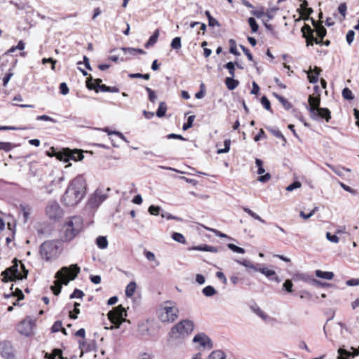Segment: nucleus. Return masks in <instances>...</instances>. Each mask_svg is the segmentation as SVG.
Instances as JSON below:
<instances>
[{"mask_svg":"<svg viewBox=\"0 0 359 359\" xmlns=\"http://www.w3.org/2000/svg\"><path fill=\"white\" fill-rule=\"evenodd\" d=\"M318 210V208L316 207L314 208L309 214H305L304 212L303 211H301L300 213H299V215L301 217H302L303 219H309L310 217H311L314 214L315 212Z\"/></svg>","mask_w":359,"mask_h":359,"instance_id":"nucleus-56","label":"nucleus"},{"mask_svg":"<svg viewBox=\"0 0 359 359\" xmlns=\"http://www.w3.org/2000/svg\"><path fill=\"white\" fill-rule=\"evenodd\" d=\"M80 267L77 264H72L69 267H62L55 275L57 279L54 281V285L50 287V290L56 296L59 295L62 290V284L67 285L69 280H74L80 273Z\"/></svg>","mask_w":359,"mask_h":359,"instance_id":"nucleus-2","label":"nucleus"},{"mask_svg":"<svg viewBox=\"0 0 359 359\" xmlns=\"http://www.w3.org/2000/svg\"><path fill=\"white\" fill-rule=\"evenodd\" d=\"M172 238L173 240H175V241H177L178 243H180L182 244H184L186 243V239H185L184 236L180 233H177V232L173 233L172 235Z\"/></svg>","mask_w":359,"mask_h":359,"instance_id":"nucleus-40","label":"nucleus"},{"mask_svg":"<svg viewBox=\"0 0 359 359\" xmlns=\"http://www.w3.org/2000/svg\"><path fill=\"white\" fill-rule=\"evenodd\" d=\"M309 106L306 109L310 113V116L313 120L324 118L327 122L331 118L330 111L327 108L320 107V98L318 96H309Z\"/></svg>","mask_w":359,"mask_h":359,"instance_id":"nucleus-5","label":"nucleus"},{"mask_svg":"<svg viewBox=\"0 0 359 359\" xmlns=\"http://www.w3.org/2000/svg\"><path fill=\"white\" fill-rule=\"evenodd\" d=\"M231 140L227 139L224 140V148L219 149L217 150L218 154L227 153L230 149Z\"/></svg>","mask_w":359,"mask_h":359,"instance_id":"nucleus-53","label":"nucleus"},{"mask_svg":"<svg viewBox=\"0 0 359 359\" xmlns=\"http://www.w3.org/2000/svg\"><path fill=\"white\" fill-rule=\"evenodd\" d=\"M194 250L198 251H205V252H217L218 250L217 248L213 246H210L208 245H198L194 248Z\"/></svg>","mask_w":359,"mask_h":359,"instance_id":"nucleus-26","label":"nucleus"},{"mask_svg":"<svg viewBox=\"0 0 359 359\" xmlns=\"http://www.w3.org/2000/svg\"><path fill=\"white\" fill-rule=\"evenodd\" d=\"M249 25L251 28L252 33H256L259 29V25H257L255 19L252 17H250L248 20Z\"/></svg>","mask_w":359,"mask_h":359,"instance_id":"nucleus-37","label":"nucleus"},{"mask_svg":"<svg viewBox=\"0 0 359 359\" xmlns=\"http://www.w3.org/2000/svg\"><path fill=\"white\" fill-rule=\"evenodd\" d=\"M227 247L231 250L233 252H236V253H239V254H244L245 252V249L241 248V247H238L233 243H229L227 245Z\"/></svg>","mask_w":359,"mask_h":359,"instance_id":"nucleus-45","label":"nucleus"},{"mask_svg":"<svg viewBox=\"0 0 359 359\" xmlns=\"http://www.w3.org/2000/svg\"><path fill=\"white\" fill-rule=\"evenodd\" d=\"M326 165L332 169L337 175L341 176L343 175V170H345L344 168L342 167H334L331 164L326 163ZM346 171L350 172V169H346Z\"/></svg>","mask_w":359,"mask_h":359,"instance_id":"nucleus-36","label":"nucleus"},{"mask_svg":"<svg viewBox=\"0 0 359 359\" xmlns=\"http://www.w3.org/2000/svg\"><path fill=\"white\" fill-rule=\"evenodd\" d=\"M251 309L262 319L266 320L269 318V316L257 305L252 306Z\"/></svg>","mask_w":359,"mask_h":359,"instance_id":"nucleus-30","label":"nucleus"},{"mask_svg":"<svg viewBox=\"0 0 359 359\" xmlns=\"http://www.w3.org/2000/svg\"><path fill=\"white\" fill-rule=\"evenodd\" d=\"M251 14L257 18H261L265 15V8L261 6L257 10H252Z\"/></svg>","mask_w":359,"mask_h":359,"instance_id":"nucleus-39","label":"nucleus"},{"mask_svg":"<svg viewBox=\"0 0 359 359\" xmlns=\"http://www.w3.org/2000/svg\"><path fill=\"white\" fill-rule=\"evenodd\" d=\"M224 67L229 70V73L231 76H235V64L233 62H229L225 65Z\"/></svg>","mask_w":359,"mask_h":359,"instance_id":"nucleus-48","label":"nucleus"},{"mask_svg":"<svg viewBox=\"0 0 359 359\" xmlns=\"http://www.w3.org/2000/svg\"><path fill=\"white\" fill-rule=\"evenodd\" d=\"M225 84L227 88L230 90H233L238 87L239 81L233 79V77H227L225 79Z\"/></svg>","mask_w":359,"mask_h":359,"instance_id":"nucleus-22","label":"nucleus"},{"mask_svg":"<svg viewBox=\"0 0 359 359\" xmlns=\"http://www.w3.org/2000/svg\"><path fill=\"white\" fill-rule=\"evenodd\" d=\"M229 43L230 45L229 52L235 55H239L240 53L237 50L236 43L235 40L230 39L229 41Z\"/></svg>","mask_w":359,"mask_h":359,"instance_id":"nucleus-44","label":"nucleus"},{"mask_svg":"<svg viewBox=\"0 0 359 359\" xmlns=\"http://www.w3.org/2000/svg\"><path fill=\"white\" fill-rule=\"evenodd\" d=\"M158 318L162 323H172L178 317L179 309L175 302L165 301L158 310Z\"/></svg>","mask_w":359,"mask_h":359,"instance_id":"nucleus-7","label":"nucleus"},{"mask_svg":"<svg viewBox=\"0 0 359 359\" xmlns=\"http://www.w3.org/2000/svg\"><path fill=\"white\" fill-rule=\"evenodd\" d=\"M167 111V106L165 102H161L159 104L158 109L156 111V116L159 118L163 117L165 115Z\"/></svg>","mask_w":359,"mask_h":359,"instance_id":"nucleus-31","label":"nucleus"},{"mask_svg":"<svg viewBox=\"0 0 359 359\" xmlns=\"http://www.w3.org/2000/svg\"><path fill=\"white\" fill-rule=\"evenodd\" d=\"M263 107L268 111L271 110V103L266 96H263L261 99Z\"/></svg>","mask_w":359,"mask_h":359,"instance_id":"nucleus-61","label":"nucleus"},{"mask_svg":"<svg viewBox=\"0 0 359 359\" xmlns=\"http://www.w3.org/2000/svg\"><path fill=\"white\" fill-rule=\"evenodd\" d=\"M313 72L315 74H311L310 72H308V79L311 83H316L318 82V76L321 72V69L320 67H315Z\"/></svg>","mask_w":359,"mask_h":359,"instance_id":"nucleus-21","label":"nucleus"},{"mask_svg":"<svg viewBox=\"0 0 359 359\" xmlns=\"http://www.w3.org/2000/svg\"><path fill=\"white\" fill-rule=\"evenodd\" d=\"M60 91L61 94L65 95L69 93V89L66 83L63 82L60 84Z\"/></svg>","mask_w":359,"mask_h":359,"instance_id":"nucleus-64","label":"nucleus"},{"mask_svg":"<svg viewBox=\"0 0 359 359\" xmlns=\"http://www.w3.org/2000/svg\"><path fill=\"white\" fill-rule=\"evenodd\" d=\"M13 262V264L11 266L7 268L1 273V276H3L2 280L4 282L22 280L27 276L28 271L22 263L20 262L19 265L17 259H14Z\"/></svg>","mask_w":359,"mask_h":359,"instance_id":"nucleus-6","label":"nucleus"},{"mask_svg":"<svg viewBox=\"0 0 359 359\" xmlns=\"http://www.w3.org/2000/svg\"><path fill=\"white\" fill-rule=\"evenodd\" d=\"M202 292L205 297H210L215 295L217 293V290L214 287L208 285L203 289Z\"/></svg>","mask_w":359,"mask_h":359,"instance_id":"nucleus-33","label":"nucleus"},{"mask_svg":"<svg viewBox=\"0 0 359 359\" xmlns=\"http://www.w3.org/2000/svg\"><path fill=\"white\" fill-rule=\"evenodd\" d=\"M136 289V283L134 281L129 283V284L126 286V295L128 297H131L135 291Z\"/></svg>","mask_w":359,"mask_h":359,"instance_id":"nucleus-29","label":"nucleus"},{"mask_svg":"<svg viewBox=\"0 0 359 359\" xmlns=\"http://www.w3.org/2000/svg\"><path fill=\"white\" fill-rule=\"evenodd\" d=\"M46 213L47 216L53 220L60 219L63 215L62 210L55 201H50L48 203L46 208Z\"/></svg>","mask_w":359,"mask_h":359,"instance_id":"nucleus-11","label":"nucleus"},{"mask_svg":"<svg viewBox=\"0 0 359 359\" xmlns=\"http://www.w3.org/2000/svg\"><path fill=\"white\" fill-rule=\"evenodd\" d=\"M302 184L299 181H295L293 183L290 184L289 186L286 187V190L288 191H292L296 189L300 188Z\"/></svg>","mask_w":359,"mask_h":359,"instance_id":"nucleus-58","label":"nucleus"},{"mask_svg":"<svg viewBox=\"0 0 359 359\" xmlns=\"http://www.w3.org/2000/svg\"><path fill=\"white\" fill-rule=\"evenodd\" d=\"M106 198L107 195L103 194L101 190L97 189L89 198L88 205L90 208H97Z\"/></svg>","mask_w":359,"mask_h":359,"instance_id":"nucleus-13","label":"nucleus"},{"mask_svg":"<svg viewBox=\"0 0 359 359\" xmlns=\"http://www.w3.org/2000/svg\"><path fill=\"white\" fill-rule=\"evenodd\" d=\"M20 208L23 212L24 221H25V222H27V221L28 220V218L29 217V215H30L29 208H27L26 206L22 205H20Z\"/></svg>","mask_w":359,"mask_h":359,"instance_id":"nucleus-60","label":"nucleus"},{"mask_svg":"<svg viewBox=\"0 0 359 359\" xmlns=\"http://www.w3.org/2000/svg\"><path fill=\"white\" fill-rule=\"evenodd\" d=\"M226 355L225 353L220 351L216 350L213 351L208 356V359H225Z\"/></svg>","mask_w":359,"mask_h":359,"instance_id":"nucleus-27","label":"nucleus"},{"mask_svg":"<svg viewBox=\"0 0 359 359\" xmlns=\"http://www.w3.org/2000/svg\"><path fill=\"white\" fill-rule=\"evenodd\" d=\"M107 316L111 323L114 325L111 329L119 328L121 323L126 321L127 312L122 305H118L110 311Z\"/></svg>","mask_w":359,"mask_h":359,"instance_id":"nucleus-9","label":"nucleus"},{"mask_svg":"<svg viewBox=\"0 0 359 359\" xmlns=\"http://www.w3.org/2000/svg\"><path fill=\"white\" fill-rule=\"evenodd\" d=\"M315 274L318 278L326 279V280H332L334 276V274L333 272L323 271L319 269H318L315 271Z\"/></svg>","mask_w":359,"mask_h":359,"instance_id":"nucleus-20","label":"nucleus"},{"mask_svg":"<svg viewBox=\"0 0 359 359\" xmlns=\"http://www.w3.org/2000/svg\"><path fill=\"white\" fill-rule=\"evenodd\" d=\"M82 219L79 217H73L67 222L60 233V242L67 243L72 241L82 230Z\"/></svg>","mask_w":359,"mask_h":359,"instance_id":"nucleus-3","label":"nucleus"},{"mask_svg":"<svg viewBox=\"0 0 359 359\" xmlns=\"http://www.w3.org/2000/svg\"><path fill=\"white\" fill-rule=\"evenodd\" d=\"M53 156H56L57 159L63 161H68L69 160L81 161L83 158V153L78 149L71 150L70 149H63L60 151H55Z\"/></svg>","mask_w":359,"mask_h":359,"instance_id":"nucleus-10","label":"nucleus"},{"mask_svg":"<svg viewBox=\"0 0 359 359\" xmlns=\"http://www.w3.org/2000/svg\"><path fill=\"white\" fill-rule=\"evenodd\" d=\"M170 46L172 49L178 50L181 48L182 44H181V38L179 36H177L174 38L171 42Z\"/></svg>","mask_w":359,"mask_h":359,"instance_id":"nucleus-42","label":"nucleus"},{"mask_svg":"<svg viewBox=\"0 0 359 359\" xmlns=\"http://www.w3.org/2000/svg\"><path fill=\"white\" fill-rule=\"evenodd\" d=\"M158 36H159V30L156 29L154 32V34L149 37L148 41L145 43V45H144L145 48H148L150 46H154L156 43Z\"/></svg>","mask_w":359,"mask_h":359,"instance_id":"nucleus-23","label":"nucleus"},{"mask_svg":"<svg viewBox=\"0 0 359 359\" xmlns=\"http://www.w3.org/2000/svg\"><path fill=\"white\" fill-rule=\"evenodd\" d=\"M86 184L83 177H75L69 184L62 201L67 206L78 204L86 194Z\"/></svg>","mask_w":359,"mask_h":359,"instance_id":"nucleus-1","label":"nucleus"},{"mask_svg":"<svg viewBox=\"0 0 359 359\" xmlns=\"http://www.w3.org/2000/svg\"><path fill=\"white\" fill-rule=\"evenodd\" d=\"M274 96L278 99V100L283 104V107L288 110L291 109L292 104L290 102H289L285 97L283 96L278 95L276 93H274Z\"/></svg>","mask_w":359,"mask_h":359,"instance_id":"nucleus-32","label":"nucleus"},{"mask_svg":"<svg viewBox=\"0 0 359 359\" xmlns=\"http://www.w3.org/2000/svg\"><path fill=\"white\" fill-rule=\"evenodd\" d=\"M161 210V207L151 205L149 207L148 211L152 215H158L160 214Z\"/></svg>","mask_w":359,"mask_h":359,"instance_id":"nucleus-54","label":"nucleus"},{"mask_svg":"<svg viewBox=\"0 0 359 359\" xmlns=\"http://www.w3.org/2000/svg\"><path fill=\"white\" fill-rule=\"evenodd\" d=\"M346 10H347V6L345 3H341L339 4V6L338 7V11L341 15V21L344 20L346 18Z\"/></svg>","mask_w":359,"mask_h":359,"instance_id":"nucleus-46","label":"nucleus"},{"mask_svg":"<svg viewBox=\"0 0 359 359\" xmlns=\"http://www.w3.org/2000/svg\"><path fill=\"white\" fill-rule=\"evenodd\" d=\"M342 96L345 100H352L354 98L352 91L348 88H345L343 89Z\"/></svg>","mask_w":359,"mask_h":359,"instance_id":"nucleus-43","label":"nucleus"},{"mask_svg":"<svg viewBox=\"0 0 359 359\" xmlns=\"http://www.w3.org/2000/svg\"><path fill=\"white\" fill-rule=\"evenodd\" d=\"M266 128L273 135H274L277 138H280L281 140H283V141L284 142L283 143V145L285 144V143L287 142V140L285 139V137H284V135L282 134V133L278 130V129H276V128H273L271 127H266Z\"/></svg>","mask_w":359,"mask_h":359,"instance_id":"nucleus-25","label":"nucleus"},{"mask_svg":"<svg viewBox=\"0 0 359 359\" xmlns=\"http://www.w3.org/2000/svg\"><path fill=\"white\" fill-rule=\"evenodd\" d=\"M338 353L337 359H348V357L351 356V353L342 348L338 349Z\"/></svg>","mask_w":359,"mask_h":359,"instance_id":"nucleus-38","label":"nucleus"},{"mask_svg":"<svg viewBox=\"0 0 359 359\" xmlns=\"http://www.w3.org/2000/svg\"><path fill=\"white\" fill-rule=\"evenodd\" d=\"M293 278L294 280H303L305 282H307L309 280V276L303 273H297L294 274Z\"/></svg>","mask_w":359,"mask_h":359,"instance_id":"nucleus-49","label":"nucleus"},{"mask_svg":"<svg viewBox=\"0 0 359 359\" xmlns=\"http://www.w3.org/2000/svg\"><path fill=\"white\" fill-rule=\"evenodd\" d=\"M326 238L329 241L334 243H338L339 241V237L337 235H332L330 232L326 233Z\"/></svg>","mask_w":359,"mask_h":359,"instance_id":"nucleus-63","label":"nucleus"},{"mask_svg":"<svg viewBox=\"0 0 359 359\" xmlns=\"http://www.w3.org/2000/svg\"><path fill=\"white\" fill-rule=\"evenodd\" d=\"M236 262L241 265H243L248 269H252L255 271H258V266H259V264L254 265L250 261L247 259L236 260Z\"/></svg>","mask_w":359,"mask_h":359,"instance_id":"nucleus-24","label":"nucleus"},{"mask_svg":"<svg viewBox=\"0 0 359 359\" xmlns=\"http://www.w3.org/2000/svg\"><path fill=\"white\" fill-rule=\"evenodd\" d=\"M194 328V323L189 320H183L176 324L168 334L169 341L175 344H181Z\"/></svg>","mask_w":359,"mask_h":359,"instance_id":"nucleus-4","label":"nucleus"},{"mask_svg":"<svg viewBox=\"0 0 359 359\" xmlns=\"http://www.w3.org/2000/svg\"><path fill=\"white\" fill-rule=\"evenodd\" d=\"M243 210L245 212L248 213L250 216H251L252 217H253L254 219L261 222L263 224H265L266 222L265 220H264L263 219H262L257 214H256L255 212H254L252 210H251L250 208H243Z\"/></svg>","mask_w":359,"mask_h":359,"instance_id":"nucleus-35","label":"nucleus"},{"mask_svg":"<svg viewBox=\"0 0 359 359\" xmlns=\"http://www.w3.org/2000/svg\"><path fill=\"white\" fill-rule=\"evenodd\" d=\"M12 149H13V145L11 143L0 142V150H4L6 152H8Z\"/></svg>","mask_w":359,"mask_h":359,"instance_id":"nucleus-55","label":"nucleus"},{"mask_svg":"<svg viewBox=\"0 0 359 359\" xmlns=\"http://www.w3.org/2000/svg\"><path fill=\"white\" fill-rule=\"evenodd\" d=\"M34 321L32 319H25L18 326V330L22 334L29 336L32 333Z\"/></svg>","mask_w":359,"mask_h":359,"instance_id":"nucleus-14","label":"nucleus"},{"mask_svg":"<svg viewBox=\"0 0 359 359\" xmlns=\"http://www.w3.org/2000/svg\"><path fill=\"white\" fill-rule=\"evenodd\" d=\"M193 342L198 344V348L210 350L213 348V344L210 338L204 333H199L194 336Z\"/></svg>","mask_w":359,"mask_h":359,"instance_id":"nucleus-12","label":"nucleus"},{"mask_svg":"<svg viewBox=\"0 0 359 359\" xmlns=\"http://www.w3.org/2000/svg\"><path fill=\"white\" fill-rule=\"evenodd\" d=\"M311 283L315 285V286H317V287H330L331 286V284L330 283H323L317 279H311Z\"/></svg>","mask_w":359,"mask_h":359,"instance_id":"nucleus-50","label":"nucleus"},{"mask_svg":"<svg viewBox=\"0 0 359 359\" xmlns=\"http://www.w3.org/2000/svg\"><path fill=\"white\" fill-rule=\"evenodd\" d=\"M52 357H53V359H55L56 357H57L59 359H67L63 357L62 351L61 349H59V348H55L53 350Z\"/></svg>","mask_w":359,"mask_h":359,"instance_id":"nucleus-57","label":"nucleus"},{"mask_svg":"<svg viewBox=\"0 0 359 359\" xmlns=\"http://www.w3.org/2000/svg\"><path fill=\"white\" fill-rule=\"evenodd\" d=\"M194 119H195V116H194V115L189 116L188 117L187 122L184 123V125L182 126V129L184 130H187L189 128H190L193 125V122H194Z\"/></svg>","mask_w":359,"mask_h":359,"instance_id":"nucleus-51","label":"nucleus"},{"mask_svg":"<svg viewBox=\"0 0 359 359\" xmlns=\"http://www.w3.org/2000/svg\"><path fill=\"white\" fill-rule=\"evenodd\" d=\"M243 210L245 212L248 213L250 216H251L252 217H253L254 219L261 222L263 224H265L266 222L265 220H264L263 219H262L257 214H256L255 212H254L252 210H251L250 208H243Z\"/></svg>","mask_w":359,"mask_h":359,"instance_id":"nucleus-34","label":"nucleus"},{"mask_svg":"<svg viewBox=\"0 0 359 359\" xmlns=\"http://www.w3.org/2000/svg\"><path fill=\"white\" fill-rule=\"evenodd\" d=\"M145 90L148 93V97L150 102L154 103L157 98L155 91L149 87H145Z\"/></svg>","mask_w":359,"mask_h":359,"instance_id":"nucleus-47","label":"nucleus"},{"mask_svg":"<svg viewBox=\"0 0 359 359\" xmlns=\"http://www.w3.org/2000/svg\"><path fill=\"white\" fill-rule=\"evenodd\" d=\"M61 243L58 240L46 241L39 248L40 254L43 259L49 261L55 259L60 253Z\"/></svg>","mask_w":359,"mask_h":359,"instance_id":"nucleus-8","label":"nucleus"},{"mask_svg":"<svg viewBox=\"0 0 359 359\" xmlns=\"http://www.w3.org/2000/svg\"><path fill=\"white\" fill-rule=\"evenodd\" d=\"M292 286L293 284L290 280H286L283 285V288L288 292H292Z\"/></svg>","mask_w":359,"mask_h":359,"instance_id":"nucleus-62","label":"nucleus"},{"mask_svg":"<svg viewBox=\"0 0 359 359\" xmlns=\"http://www.w3.org/2000/svg\"><path fill=\"white\" fill-rule=\"evenodd\" d=\"M62 321H55L51 327L52 332H57L62 330Z\"/></svg>","mask_w":359,"mask_h":359,"instance_id":"nucleus-59","label":"nucleus"},{"mask_svg":"<svg viewBox=\"0 0 359 359\" xmlns=\"http://www.w3.org/2000/svg\"><path fill=\"white\" fill-rule=\"evenodd\" d=\"M264 276H266L269 280H274L277 283L280 282V279L276 276L275 271L270 270L266 268H260L258 266V271Z\"/></svg>","mask_w":359,"mask_h":359,"instance_id":"nucleus-16","label":"nucleus"},{"mask_svg":"<svg viewBox=\"0 0 359 359\" xmlns=\"http://www.w3.org/2000/svg\"><path fill=\"white\" fill-rule=\"evenodd\" d=\"M311 20L315 27L314 31L316 32V34L320 39H323L327 34L326 29L323 25H318L314 19L311 18Z\"/></svg>","mask_w":359,"mask_h":359,"instance_id":"nucleus-19","label":"nucleus"},{"mask_svg":"<svg viewBox=\"0 0 359 359\" xmlns=\"http://www.w3.org/2000/svg\"><path fill=\"white\" fill-rule=\"evenodd\" d=\"M96 244L100 249H105L107 248L108 241L107 237L100 236L96 238Z\"/></svg>","mask_w":359,"mask_h":359,"instance_id":"nucleus-28","label":"nucleus"},{"mask_svg":"<svg viewBox=\"0 0 359 359\" xmlns=\"http://www.w3.org/2000/svg\"><path fill=\"white\" fill-rule=\"evenodd\" d=\"M0 353L6 359H14L13 348L10 342L3 341L0 343Z\"/></svg>","mask_w":359,"mask_h":359,"instance_id":"nucleus-15","label":"nucleus"},{"mask_svg":"<svg viewBox=\"0 0 359 359\" xmlns=\"http://www.w3.org/2000/svg\"><path fill=\"white\" fill-rule=\"evenodd\" d=\"M301 31L302 32L303 37H306V35H310L311 38H312V40H313L315 41V43L321 44L322 41L318 40L317 38H316L313 36L314 30H313L309 25L305 24L302 27Z\"/></svg>","mask_w":359,"mask_h":359,"instance_id":"nucleus-17","label":"nucleus"},{"mask_svg":"<svg viewBox=\"0 0 359 359\" xmlns=\"http://www.w3.org/2000/svg\"><path fill=\"white\" fill-rule=\"evenodd\" d=\"M128 76L130 79H144L145 80H149L150 78V75L149 74H140V73H131L128 74Z\"/></svg>","mask_w":359,"mask_h":359,"instance_id":"nucleus-41","label":"nucleus"},{"mask_svg":"<svg viewBox=\"0 0 359 359\" xmlns=\"http://www.w3.org/2000/svg\"><path fill=\"white\" fill-rule=\"evenodd\" d=\"M84 296V293L83 291L79 289H75L74 292L70 294V299L79 298L82 299Z\"/></svg>","mask_w":359,"mask_h":359,"instance_id":"nucleus-52","label":"nucleus"},{"mask_svg":"<svg viewBox=\"0 0 359 359\" xmlns=\"http://www.w3.org/2000/svg\"><path fill=\"white\" fill-rule=\"evenodd\" d=\"M93 81V78L90 76L88 78L86 81V86L90 90H95L96 93H98L100 90L102 92H108L109 86H107L104 84H100L98 86H93L90 82Z\"/></svg>","mask_w":359,"mask_h":359,"instance_id":"nucleus-18","label":"nucleus"}]
</instances>
